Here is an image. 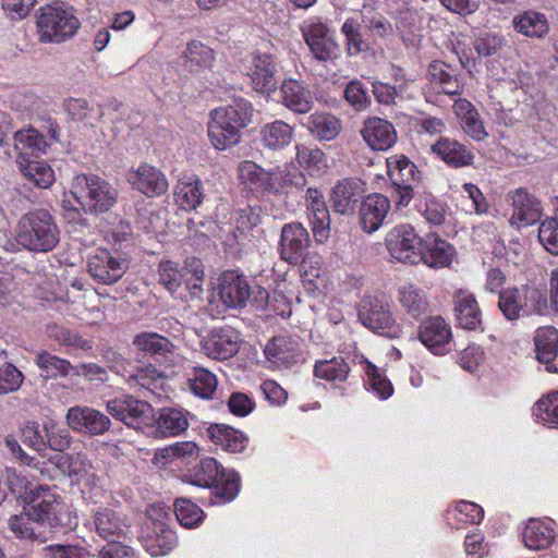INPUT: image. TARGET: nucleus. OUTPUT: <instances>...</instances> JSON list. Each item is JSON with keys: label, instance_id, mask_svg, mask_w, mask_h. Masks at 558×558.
Segmentation results:
<instances>
[{"label": "nucleus", "instance_id": "obj_5", "mask_svg": "<svg viewBox=\"0 0 558 558\" xmlns=\"http://www.w3.org/2000/svg\"><path fill=\"white\" fill-rule=\"evenodd\" d=\"M31 493L33 498L28 508L33 522L60 532L72 530L76 525V518L49 486L39 485Z\"/></svg>", "mask_w": 558, "mask_h": 558}, {"label": "nucleus", "instance_id": "obj_56", "mask_svg": "<svg viewBox=\"0 0 558 558\" xmlns=\"http://www.w3.org/2000/svg\"><path fill=\"white\" fill-rule=\"evenodd\" d=\"M533 415L549 427L558 426V391L548 393L533 407Z\"/></svg>", "mask_w": 558, "mask_h": 558}, {"label": "nucleus", "instance_id": "obj_57", "mask_svg": "<svg viewBox=\"0 0 558 558\" xmlns=\"http://www.w3.org/2000/svg\"><path fill=\"white\" fill-rule=\"evenodd\" d=\"M174 514L184 527H194L203 519V510L185 498H178L174 502Z\"/></svg>", "mask_w": 558, "mask_h": 558}, {"label": "nucleus", "instance_id": "obj_27", "mask_svg": "<svg viewBox=\"0 0 558 558\" xmlns=\"http://www.w3.org/2000/svg\"><path fill=\"white\" fill-rule=\"evenodd\" d=\"M390 199L380 194L373 193L364 197L360 207V223L367 233H373L384 223L389 210Z\"/></svg>", "mask_w": 558, "mask_h": 558}, {"label": "nucleus", "instance_id": "obj_34", "mask_svg": "<svg viewBox=\"0 0 558 558\" xmlns=\"http://www.w3.org/2000/svg\"><path fill=\"white\" fill-rule=\"evenodd\" d=\"M312 136L319 141H332L341 132V121L329 112H314L301 122Z\"/></svg>", "mask_w": 558, "mask_h": 558}, {"label": "nucleus", "instance_id": "obj_18", "mask_svg": "<svg viewBox=\"0 0 558 558\" xmlns=\"http://www.w3.org/2000/svg\"><path fill=\"white\" fill-rule=\"evenodd\" d=\"M511 201L512 216L510 223L512 226L522 227L531 226L539 221L543 216V207L541 201L526 189L519 187L508 193Z\"/></svg>", "mask_w": 558, "mask_h": 558}, {"label": "nucleus", "instance_id": "obj_52", "mask_svg": "<svg viewBox=\"0 0 558 558\" xmlns=\"http://www.w3.org/2000/svg\"><path fill=\"white\" fill-rule=\"evenodd\" d=\"M399 302L403 310L415 318L425 314L428 305L425 293L413 284L400 288Z\"/></svg>", "mask_w": 558, "mask_h": 558}, {"label": "nucleus", "instance_id": "obj_49", "mask_svg": "<svg viewBox=\"0 0 558 558\" xmlns=\"http://www.w3.org/2000/svg\"><path fill=\"white\" fill-rule=\"evenodd\" d=\"M498 307L506 319L517 320L522 314H529L522 291L508 288L499 292Z\"/></svg>", "mask_w": 558, "mask_h": 558}, {"label": "nucleus", "instance_id": "obj_42", "mask_svg": "<svg viewBox=\"0 0 558 558\" xmlns=\"http://www.w3.org/2000/svg\"><path fill=\"white\" fill-rule=\"evenodd\" d=\"M155 433L160 437L177 436L186 430L189 420L186 414L179 409L163 408L159 411V415L154 422Z\"/></svg>", "mask_w": 558, "mask_h": 558}, {"label": "nucleus", "instance_id": "obj_17", "mask_svg": "<svg viewBox=\"0 0 558 558\" xmlns=\"http://www.w3.org/2000/svg\"><path fill=\"white\" fill-rule=\"evenodd\" d=\"M66 423L75 432L100 436L111 428V420L99 410L75 405L68 410Z\"/></svg>", "mask_w": 558, "mask_h": 558}, {"label": "nucleus", "instance_id": "obj_35", "mask_svg": "<svg viewBox=\"0 0 558 558\" xmlns=\"http://www.w3.org/2000/svg\"><path fill=\"white\" fill-rule=\"evenodd\" d=\"M454 112L463 132L480 142L488 136L478 111L466 99H458L453 105Z\"/></svg>", "mask_w": 558, "mask_h": 558}, {"label": "nucleus", "instance_id": "obj_6", "mask_svg": "<svg viewBox=\"0 0 558 558\" xmlns=\"http://www.w3.org/2000/svg\"><path fill=\"white\" fill-rule=\"evenodd\" d=\"M39 39L45 43H62L80 28V21L71 7L64 3L47 4L37 12Z\"/></svg>", "mask_w": 558, "mask_h": 558}, {"label": "nucleus", "instance_id": "obj_28", "mask_svg": "<svg viewBox=\"0 0 558 558\" xmlns=\"http://www.w3.org/2000/svg\"><path fill=\"white\" fill-rule=\"evenodd\" d=\"M432 150L446 165L452 168H462L471 166L474 161L473 151L457 140L440 137L432 145Z\"/></svg>", "mask_w": 558, "mask_h": 558}, {"label": "nucleus", "instance_id": "obj_39", "mask_svg": "<svg viewBox=\"0 0 558 558\" xmlns=\"http://www.w3.org/2000/svg\"><path fill=\"white\" fill-rule=\"evenodd\" d=\"M239 177L241 181L253 191L274 192L276 190L272 182L274 177L270 171L264 170L253 161L246 160L239 166Z\"/></svg>", "mask_w": 558, "mask_h": 558}, {"label": "nucleus", "instance_id": "obj_4", "mask_svg": "<svg viewBox=\"0 0 558 558\" xmlns=\"http://www.w3.org/2000/svg\"><path fill=\"white\" fill-rule=\"evenodd\" d=\"M15 240L25 250L34 253H48L60 241V229L54 217L43 208L24 214L15 228Z\"/></svg>", "mask_w": 558, "mask_h": 558}, {"label": "nucleus", "instance_id": "obj_61", "mask_svg": "<svg viewBox=\"0 0 558 558\" xmlns=\"http://www.w3.org/2000/svg\"><path fill=\"white\" fill-rule=\"evenodd\" d=\"M365 374L372 390L375 391L379 398L387 399L392 395L393 388L391 383L371 362H366Z\"/></svg>", "mask_w": 558, "mask_h": 558}, {"label": "nucleus", "instance_id": "obj_46", "mask_svg": "<svg viewBox=\"0 0 558 558\" xmlns=\"http://www.w3.org/2000/svg\"><path fill=\"white\" fill-rule=\"evenodd\" d=\"M514 29L527 37H544L548 31V22L544 14L535 11H525L513 17Z\"/></svg>", "mask_w": 558, "mask_h": 558}, {"label": "nucleus", "instance_id": "obj_1", "mask_svg": "<svg viewBox=\"0 0 558 558\" xmlns=\"http://www.w3.org/2000/svg\"><path fill=\"white\" fill-rule=\"evenodd\" d=\"M70 194L75 205L70 199L63 201L64 209L84 215L105 214L118 202V191L96 174L75 175L71 181Z\"/></svg>", "mask_w": 558, "mask_h": 558}, {"label": "nucleus", "instance_id": "obj_62", "mask_svg": "<svg viewBox=\"0 0 558 558\" xmlns=\"http://www.w3.org/2000/svg\"><path fill=\"white\" fill-rule=\"evenodd\" d=\"M24 376L13 364L7 363L0 367V395L16 391L23 384Z\"/></svg>", "mask_w": 558, "mask_h": 558}, {"label": "nucleus", "instance_id": "obj_10", "mask_svg": "<svg viewBox=\"0 0 558 558\" xmlns=\"http://www.w3.org/2000/svg\"><path fill=\"white\" fill-rule=\"evenodd\" d=\"M130 263L128 258L108 248H97L87 260V272L100 284L112 286L117 283L128 271Z\"/></svg>", "mask_w": 558, "mask_h": 558}, {"label": "nucleus", "instance_id": "obj_47", "mask_svg": "<svg viewBox=\"0 0 558 558\" xmlns=\"http://www.w3.org/2000/svg\"><path fill=\"white\" fill-rule=\"evenodd\" d=\"M536 357L541 363L548 364L558 353V329L551 326L541 327L534 337Z\"/></svg>", "mask_w": 558, "mask_h": 558}, {"label": "nucleus", "instance_id": "obj_11", "mask_svg": "<svg viewBox=\"0 0 558 558\" xmlns=\"http://www.w3.org/2000/svg\"><path fill=\"white\" fill-rule=\"evenodd\" d=\"M359 319L368 329L389 338H397L401 333L400 326L396 323L389 303L384 296H365L360 305Z\"/></svg>", "mask_w": 558, "mask_h": 558}, {"label": "nucleus", "instance_id": "obj_12", "mask_svg": "<svg viewBox=\"0 0 558 558\" xmlns=\"http://www.w3.org/2000/svg\"><path fill=\"white\" fill-rule=\"evenodd\" d=\"M386 246L390 256L401 263L417 264L421 262L423 240L415 229L408 223L396 226L386 238Z\"/></svg>", "mask_w": 558, "mask_h": 558}, {"label": "nucleus", "instance_id": "obj_37", "mask_svg": "<svg viewBox=\"0 0 558 558\" xmlns=\"http://www.w3.org/2000/svg\"><path fill=\"white\" fill-rule=\"evenodd\" d=\"M174 197L182 209H196L204 198L203 182L195 175L182 178L175 185Z\"/></svg>", "mask_w": 558, "mask_h": 558}, {"label": "nucleus", "instance_id": "obj_48", "mask_svg": "<svg viewBox=\"0 0 558 558\" xmlns=\"http://www.w3.org/2000/svg\"><path fill=\"white\" fill-rule=\"evenodd\" d=\"M314 373L317 378L332 383L335 386L347 380L350 367L341 356H335L330 360L317 361L314 366Z\"/></svg>", "mask_w": 558, "mask_h": 558}, {"label": "nucleus", "instance_id": "obj_8", "mask_svg": "<svg viewBox=\"0 0 558 558\" xmlns=\"http://www.w3.org/2000/svg\"><path fill=\"white\" fill-rule=\"evenodd\" d=\"M194 483L201 487L213 488L215 497L221 502L233 500L240 489L239 474L221 468L214 458L201 461L194 471Z\"/></svg>", "mask_w": 558, "mask_h": 558}, {"label": "nucleus", "instance_id": "obj_51", "mask_svg": "<svg viewBox=\"0 0 558 558\" xmlns=\"http://www.w3.org/2000/svg\"><path fill=\"white\" fill-rule=\"evenodd\" d=\"M49 146L50 143L45 135L33 128L19 130L14 133V147L20 154H24V151L45 154Z\"/></svg>", "mask_w": 558, "mask_h": 558}, {"label": "nucleus", "instance_id": "obj_15", "mask_svg": "<svg viewBox=\"0 0 558 558\" xmlns=\"http://www.w3.org/2000/svg\"><path fill=\"white\" fill-rule=\"evenodd\" d=\"M303 38L314 58L318 61H330L338 57L339 45L332 32L322 22L304 23L301 27Z\"/></svg>", "mask_w": 558, "mask_h": 558}, {"label": "nucleus", "instance_id": "obj_36", "mask_svg": "<svg viewBox=\"0 0 558 558\" xmlns=\"http://www.w3.org/2000/svg\"><path fill=\"white\" fill-rule=\"evenodd\" d=\"M207 434L216 446L232 453L242 452L248 442L242 432L226 424H211L207 428Z\"/></svg>", "mask_w": 558, "mask_h": 558}, {"label": "nucleus", "instance_id": "obj_50", "mask_svg": "<svg viewBox=\"0 0 558 558\" xmlns=\"http://www.w3.org/2000/svg\"><path fill=\"white\" fill-rule=\"evenodd\" d=\"M362 23L374 39H386L393 35V26L390 21L379 11L364 7Z\"/></svg>", "mask_w": 558, "mask_h": 558}, {"label": "nucleus", "instance_id": "obj_40", "mask_svg": "<svg viewBox=\"0 0 558 558\" xmlns=\"http://www.w3.org/2000/svg\"><path fill=\"white\" fill-rule=\"evenodd\" d=\"M293 137L294 128L282 120L267 123L260 129L262 144L271 150H279L289 146Z\"/></svg>", "mask_w": 558, "mask_h": 558}, {"label": "nucleus", "instance_id": "obj_2", "mask_svg": "<svg viewBox=\"0 0 558 558\" xmlns=\"http://www.w3.org/2000/svg\"><path fill=\"white\" fill-rule=\"evenodd\" d=\"M253 107L248 100L238 98L232 104L214 109L208 122V137L219 150L239 143L241 131L252 121Z\"/></svg>", "mask_w": 558, "mask_h": 558}, {"label": "nucleus", "instance_id": "obj_31", "mask_svg": "<svg viewBox=\"0 0 558 558\" xmlns=\"http://www.w3.org/2000/svg\"><path fill=\"white\" fill-rule=\"evenodd\" d=\"M453 311L458 324L469 330H475L482 325V312L472 293L458 290L453 295Z\"/></svg>", "mask_w": 558, "mask_h": 558}, {"label": "nucleus", "instance_id": "obj_53", "mask_svg": "<svg viewBox=\"0 0 558 558\" xmlns=\"http://www.w3.org/2000/svg\"><path fill=\"white\" fill-rule=\"evenodd\" d=\"M35 362L46 377H66L75 371V366L70 361L47 351L37 352Z\"/></svg>", "mask_w": 558, "mask_h": 558}, {"label": "nucleus", "instance_id": "obj_41", "mask_svg": "<svg viewBox=\"0 0 558 558\" xmlns=\"http://www.w3.org/2000/svg\"><path fill=\"white\" fill-rule=\"evenodd\" d=\"M295 161L311 175H320L328 169V159L326 154L317 146L306 144H296Z\"/></svg>", "mask_w": 558, "mask_h": 558}, {"label": "nucleus", "instance_id": "obj_21", "mask_svg": "<svg viewBox=\"0 0 558 558\" xmlns=\"http://www.w3.org/2000/svg\"><path fill=\"white\" fill-rule=\"evenodd\" d=\"M126 179L134 190L148 197L162 195L168 190V180L165 174L156 167L146 162L141 163L134 170H130Z\"/></svg>", "mask_w": 558, "mask_h": 558}, {"label": "nucleus", "instance_id": "obj_58", "mask_svg": "<svg viewBox=\"0 0 558 558\" xmlns=\"http://www.w3.org/2000/svg\"><path fill=\"white\" fill-rule=\"evenodd\" d=\"M159 281L170 292H174L189 276V271L179 269L171 260L161 262L158 267Z\"/></svg>", "mask_w": 558, "mask_h": 558}, {"label": "nucleus", "instance_id": "obj_54", "mask_svg": "<svg viewBox=\"0 0 558 558\" xmlns=\"http://www.w3.org/2000/svg\"><path fill=\"white\" fill-rule=\"evenodd\" d=\"M217 377L214 373L203 367H194L189 374V387L191 391L203 399H209L217 389Z\"/></svg>", "mask_w": 558, "mask_h": 558}, {"label": "nucleus", "instance_id": "obj_25", "mask_svg": "<svg viewBox=\"0 0 558 558\" xmlns=\"http://www.w3.org/2000/svg\"><path fill=\"white\" fill-rule=\"evenodd\" d=\"M361 135L373 150H387L398 138L393 124L379 117L367 118L363 122Z\"/></svg>", "mask_w": 558, "mask_h": 558}, {"label": "nucleus", "instance_id": "obj_55", "mask_svg": "<svg viewBox=\"0 0 558 558\" xmlns=\"http://www.w3.org/2000/svg\"><path fill=\"white\" fill-rule=\"evenodd\" d=\"M184 66L190 72H196L202 68H209L214 61V51L199 41H192L184 51Z\"/></svg>", "mask_w": 558, "mask_h": 558}, {"label": "nucleus", "instance_id": "obj_44", "mask_svg": "<svg viewBox=\"0 0 558 558\" xmlns=\"http://www.w3.org/2000/svg\"><path fill=\"white\" fill-rule=\"evenodd\" d=\"M133 345L141 352L151 356H168L177 349L175 344L167 337L151 331L137 333L133 339Z\"/></svg>", "mask_w": 558, "mask_h": 558}, {"label": "nucleus", "instance_id": "obj_23", "mask_svg": "<svg viewBox=\"0 0 558 558\" xmlns=\"http://www.w3.org/2000/svg\"><path fill=\"white\" fill-rule=\"evenodd\" d=\"M430 84L438 90L449 96H457L463 92V78L461 71L444 61L434 60L427 69Z\"/></svg>", "mask_w": 558, "mask_h": 558}, {"label": "nucleus", "instance_id": "obj_59", "mask_svg": "<svg viewBox=\"0 0 558 558\" xmlns=\"http://www.w3.org/2000/svg\"><path fill=\"white\" fill-rule=\"evenodd\" d=\"M53 459L60 472L70 478L80 481L86 474L85 464L77 454L59 453Z\"/></svg>", "mask_w": 558, "mask_h": 558}, {"label": "nucleus", "instance_id": "obj_16", "mask_svg": "<svg viewBox=\"0 0 558 558\" xmlns=\"http://www.w3.org/2000/svg\"><path fill=\"white\" fill-rule=\"evenodd\" d=\"M218 289L222 304L234 310L245 307L253 293L247 278L235 270H227L220 276Z\"/></svg>", "mask_w": 558, "mask_h": 558}, {"label": "nucleus", "instance_id": "obj_22", "mask_svg": "<svg viewBox=\"0 0 558 558\" xmlns=\"http://www.w3.org/2000/svg\"><path fill=\"white\" fill-rule=\"evenodd\" d=\"M306 210L317 242H325L329 236L330 215L324 195L317 189L308 187L305 194Z\"/></svg>", "mask_w": 558, "mask_h": 558}, {"label": "nucleus", "instance_id": "obj_13", "mask_svg": "<svg viewBox=\"0 0 558 558\" xmlns=\"http://www.w3.org/2000/svg\"><path fill=\"white\" fill-rule=\"evenodd\" d=\"M240 333L231 326H221L210 329L201 340L203 353L218 361L234 356L240 350Z\"/></svg>", "mask_w": 558, "mask_h": 558}, {"label": "nucleus", "instance_id": "obj_29", "mask_svg": "<svg viewBox=\"0 0 558 558\" xmlns=\"http://www.w3.org/2000/svg\"><path fill=\"white\" fill-rule=\"evenodd\" d=\"M421 262L432 268L448 267L454 255V247L436 234L426 235L421 248Z\"/></svg>", "mask_w": 558, "mask_h": 558}, {"label": "nucleus", "instance_id": "obj_64", "mask_svg": "<svg viewBox=\"0 0 558 558\" xmlns=\"http://www.w3.org/2000/svg\"><path fill=\"white\" fill-rule=\"evenodd\" d=\"M538 239L553 255H558V225L555 220H544L538 229Z\"/></svg>", "mask_w": 558, "mask_h": 558}, {"label": "nucleus", "instance_id": "obj_45", "mask_svg": "<svg viewBox=\"0 0 558 558\" xmlns=\"http://www.w3.org/2000/svg\"><path fill=\"white\" fill-rule=\"evenodd\" d=\"M555 538V531L545 522L531 519L523 530V542L533 550H543L550 546Z\"/></svg>", "mask_w": 558, "mask_h": 558}, {"label": "nucleus", "instance_id": "obj_60", "mask_svg": "<svg viewBox=\"0 0 558 558\" xmlns=\"http://www.w3.org/2000/svg\"><path fill=\"white\" fill-rule=\"evenodd\" d=\"M345 36L347 52L349 56H356L367 48L360 31V25L354 19H347L341 27Z\"/></svg>", "mask_w": 558, "mask_h": 558}, {"label": "nucleus", "instance_id": "obj_24", "mask_svg": "<svg viewBox=\"0 0 558 558\" xmlns=\"http://www.w3.org/2000/svg\"><path fill=\"white\" fill-rule=\"evenodd\" d=\"M418 338L430 352L442 355L452 338L451 328L442 317H430L420 327Z\"/></svg>", "mask_w": 558, "mask_h": 558}, {"label": "nucleus", "instance_id": "obj_20", "mask_svg": "<svg viewBox=\"0 0 558 558\" xmlns=\"http://www.w3.org/2000/svg\"><path fill=\"white\" fill-rule=\"evenodd\" d=\"M266 359L277 368H289L302 359L301 340L298 337L276 336L265 347Z\"/></svg>", "mask_w": 558, "mask_h": 558}, {"label": "nucleus", "instance_id": "obj_7", "mask_svg": "<svg viewBox=\"0 0 558 558\" xmlns=\"http://www.w3.org/2000/svg\"><path fill=\"white\" fill-rule=\"evenodd\" d=\"M391 182L390 194L397 209L409 206L416 191H420L421 172L404 155H393L386 160Z\"/></svg>", "mask_w": 558, "mask_h": 558}, {"label": "nucleus", "instance_id": "obj_43", "mask_svg": "<svg viewBox=\"0 0 558 558\" xmlns=\"http://www.w3.org/2000/svg\"><path fill=\"white\" fill-rule=\"evenodd\" d=\"M151 524V533L145 538L144 546L153 557L163 556L175 546L177 536L160 521H155Z\"/></svg>", "mask_w": 558, "mask_h": 558}, {"label": "nucleus", "instance_id": "obj_19", "mask_svg": "<svg viewBox=\"0 0 558 558\" xmlns=\"http://www.w3.org/2000/svg\"><path fill=\"white\" fill-rule=\"evenodd\" d=\"M246 74L252 81L255 90L269 93L277 86V64L269 53L254 52L248 57Z\"/></svg>", "mask_w": 558, "mask_h": 558}, {"label": "nucleus", "instance_id": "obj_38", "mask_svg": "<svg viewBox=\"0 0 558 558\" xmlns=\"http://www.w3.org/2000/svg\"><path fill=\"white\" fill-rule=\"evenodd\" d=\"M16 163L24 178L37 187L48 189L54 181L53 170L44 161L29 160L25 154H20Z\"/></svg>", "mask_w": 558, "mask_h": 558}, {"label": "nucleus", "instance_id": "obj_63", "mask_svg": "<svg viewBox=\"0 0 558 558\" xmlns=\"http://www.w3.org/2000/svg\"><path fill=\"white\" fill-rule=\"evenodd\" d=\"M344 98L356 111L366 109L371 101L366 88L357 80L348 83Z\"/></svg>", "mask_w": 558, "mask_h": 558}, {"label": "nucleus", "instance_id": "obj_30", "mask_svg": "<svg viewBox=\"0 0 558 558\" xmlns=\"http://www.w3.org/2000/svg\"><path fill=\"white\" fill-rule=\"evenodd\" d=\"M280 93L283 106L292 112L305 114L311 111L314 104L312 93L300 81L284 80Z\"/></svg>", "mask_w": 558, "mask_h": 558}, {"label": "nucleus", "instance_id": "obj_14", "mask_svg": "<svg viewBox=\"0 0 558 558\" xmlns=\"http://www.w3.org/2000/svg\"><path fill=\"white\" fill-rule=\"evenodd\" d=\"M310 244V233L301 222L282 226L279 240V253L282 260L290 265L300 264L304 260Z\"/></svg>", "mask_w": 558, "mask_h": 558}, {"label": "nucleus", "instance_id": "obj_33", "mask_svg": "<svg viewBox=\"0 0 558 558\" xmlns=\"http://www.w3.org/2000/svg\"><path fill=\"white\" fill-rule=\"evenodd\" d=\"M414 208L430 226H441L447 216L448 205L428 191H416Z\"/></svg>", "mask_w": 558, "mask_h": 558}, {"label": "nucleus", "instance_id": "obj_32", "mask_svg": "<svg viewBox=\"0 0 558 558\" xmlns=\"http://www.w3.org/2000/svg\"><path fill=\"white\" fill-rule=\"evenodd\" d=\"M361 186L355 180L338 181L330 192V202L335 213L347 215L354 211L361 198Z\"/></svg>", "mask_w": 558, "mask_h": 558}, {"label": "nucleus", "instance_id": "obj_3", "mask_svg": "<svg viewBox=\"0 0 558 558\" xmlns=\"http://www.w3.org/2000/svg\"><path fill=\"white\" fill-rule=\"evenodd\" d=\"M253 107L248 100L238 98L232 104L214 109L208 122V137L219 150L239 143L241 131L252 121Z\"/></svg>", "mask_w": 558, "mask_h": 558}, {"label": "nucleus", "instance_id": "obj_9", "mask_svg": "<svg viewBox=\"0 0 558 558\" xmlns=\"http://www.w3.org/2000/svg\"><path fill=\"white\" fill-rule=\"evenodd\" d=\"M107 412L130 428L143 430L153 427L155 422L154 408L144 400L132 395H121L106 402Z\"/></svg>", "mask_w": 558, "mask_h": 558}, {"label": "nucleus", "instance_id": "obj_26", "mask_svg": "<svg viewBox=\"0 0 558 558\" xmlns=\"http://www.w3.org/2000/svg\"><path fill=\"white\" fill-rule=\"evenodd\" d=\"M93 524L97 534L110 543H118L130 532L125 515L109 508H99L93 514Z\"/></svg>", "mask_w": 558, "mask_h": 558}]
</instances>
